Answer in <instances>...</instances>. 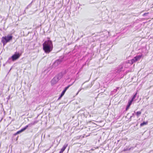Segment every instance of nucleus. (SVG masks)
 I'll return each mask as SVG.
<instances>
[{
  "instance_id": "f257e3e1",
  "label": "nucleus",
  "mask_w": 153,
  "mask_h": 153,
  "mask_svg": "<svg viewBox=\"0 0 153 153\" xmlns=\"http://www.w3.org/2000/svg\"><path fill=\"white\" fill-rule=\"evenodd\" d=\"M43 49L45 52L48 53L50 52L53 48L52 42L50 40L45 41L43 44Z\"/></svg>"
},
{
  "instance_id": "f03ea898",
  "label": "nucleus",
  "mask_w": 153,
  "mask_h": 153,
  "mask_svg": "<svg viewBox=\"0 0 153 153\" xmlns=\"http://www.w3.org/2000/svg\"><path fill=\"white\" fill-rule=\"evenodd\" d=\"M62 73H60L55 76L51 81V85H53L56 84L62 77Z\"/></svg>"
},
{
  "instance_id": "7ed1b4c3",
  "label": "nucleus",
  "mask_w": 153,
  "mask_h": 153,
  "mask_svg": "<svg viewBox=\"0 0 153 153\" xmlns=\"http://www.w3.org/2000/svg\"><path fill=\"white\" fill-rule=\"evenodd\" d=\"M13 36H7L3 37L1 39V42L4 45L7 42H8L10 40L12 39Z\"/></svg>"
},
{
  "instance_id": "20e7f679",
  "label": "nucleus",
  "mask_w": 153,
  "mask_h": 153,
  "mask_svg": "<svg viewBox=\"0 0 153 153\" xmlns=\"http://www.w3.org/2000/svg\"><path fill=\"white\" fill-rule=\"evenodd\" d=\"M63 61V58H61L56 60L54 63L53 66L55 67L57 66Z\"/></svg>"
},
{
  "instance_id": "39448f33",
  "label": "nucleus",
  "mask_w": 153,
  "mask_h": 153,
  "mask_svg": "<svg viewBox=\"0 0 153 153\" xmlns=\"http://www.w3.org/2000/svg\"><path fill=\"white\" fill-rule=\"evenodd\" d=\"M20 55L19 53H16L11 57L13 61H14L18 59L20 56Z\"/></svg>"
},
{
  "instance_id": "423d86ee",
  "label": "nucleus",
  "mask_w": 153,
  "mask_h": 153,
  "mask_svg": "<svg viewBox=\"0 0 153 153\" xmlns=\"http://www.w3.org/2000/svg\"><path fill=\"white\" fill-rule=\"evenodd\" d=\"M70 86V85H69L65 88L64 89L62 92L60 96L59 97L58 100H59L64 95L66 91L68 89Z\"/></svg>"
},
{
  "instance_id": "0eeeda50",
  "label": "nucleus",
  "mask_w": 153,
  "mask_h": 153,
  "mask_svg": "<svg viewBox=\"0 0 153 153\" xmlns=\"http://www.w3.org/2000/svg\"><path fill=\"white\" fill-rule=\"evenodd\" d=\"M34 123H30L28 125L25 126L24 128L21 129V130L22 132L25 130L28 127H31L33 125H34Z\"/></svg>"
},
{
  "instance_id": "6e6552de",
  "label": "nucleus",
  "mask_w": 153,
  "mask_h": 153,
  "mask_svg": "<svg viewBox=\"0 0 153 153\" xmlns=\"http://www.w3.org/2000/svg\"><path fill=\"white\" fill-rule=\"evenodd\" d=\"M34 123H30L28 125L25 126L24 128L21 129V130L22 132L25 130L28 127H31L33 125H34Z\"/></svg>"
},
{
  "instance_id": "1a4fd4ad",
  "label": "nucleus",
  "mask_w": 153,
  "mask_h": 153,
  "mask_svg": "<svg viewBox=\"0 0 153 153\" xmlns=\"http://www.w3.org/2000/svg\"><path fill=\"white\" fill-rule=\"evenodd\" d=\"M34 123H30L28 125L25 126L24 128L21 129V130L22 132L25 130L28 127H31L33 125H34Z\"/></svg>"
},
{
  "instance_id": "9d476101",
  "label": "nucleus",
  "mask_w": 153,
  "mask_h": 153,
  "mask_svg": "<svg viewBox=\"0 0 153 153\" xmlns=\"http://www.w3.org/2000/svg\"><path fill=\"white\" fill-rule=\"evenodd\" d=\"M68 144H65L62 148L61 149L59 153H62L63 151L65 150L66 147L68 146Z\"/></svg>"
},
{
  "instance_id": "9b49d317",
  "label": "nucleus",
  "mask_w": 153,
  "mask_h": 153,
  "mask_svg": "<svg viewBox=\"0 0 153 153\" xmlns=\"http://www.w3.org/2000/svg\"><path fill=\"white\" fill-rule=\"evenodd\" d=\"M136 61V60H135L134 58L133 59H132L131 60H130V61H128V63H130L131 64H132L134 62H135Z\"/></svg>"
},
{
  "instance_id": "f8f14e48",
  "label": "nucleus",
  "mask_w": 153,
  "mask_h": 153,
  "mask_svg": "<svg viewBox=\"0 0 153 153\" xmlns=\"http://www.w3.org/2000/svg\"><path fill=\"white\" fill-rule=\"evenodd\" d=\"M141 56L140 55H137L136 56L134 57V59L136 61H137L139 59H140L141 58Z\"/></svg>"
},
{
  "instance_id": "ddd939ff",
  "label": "nucleus",
  "mask_w": 153,
  "mask_h": 153,
  "mask_svg": "<svg viewBox=\"0 0 153 153\" xmlns=\"http://www.w3.org/2000/svg\"><path fill=\"white\" fill-rule=\"evenodd\" d=\"M123 69V66H120L119 68H118L117 70V73L120 72L122 70V69Z\"/></svg>"
},
{
  "instance_id": "4468645a",
  "label": "nucleus",
  "mask_w": 153,
  "mask_h": 153,
  "mask_svg": "<svg viewBox=\"0 0 153 153\" xmlns=\"http://www.w3.org/2000/svg\"><path fill=\"white\" fill-rule=\"evenodd\" d=\"M147 124H148L147 122H144L140 124V126L141 127H142L146 125H147Z\"/></svg>"
},
{
  "instance_id": "2eb2a0df",
  "label": "nucleus",
  "mask_w": 153,
  "mask_h": 153,
  "mask_svg": "<svg viewBox=\"0 0 153 153\" xmlns=\"http://www.w3.org/2000/svg\"><path fill=\"white\" fill-rule=\"evenodd\" d=\"M132 148L133 149L134 148H133V147H131V148H127V147L125 148H124V149H123V151L125 152V151H127L130 150Z\"/></svg>"
},
{
  "instance_id": "dca6fc26",
  "label": "nucleus",
  "mask_w": 153,
  "mask_h": 153,
  "mask_svg": "<svg viewBox=\"0 0 153 153\" xmlns=\"http://www.w3.org/2000/svg\"><path fill=\"white\" fill-rule=\"evenodd\" d=\"M137 92H136L133 96L132 97V99L131 100H134V99H135V98L136 97V96H137Z\"/></svg>"
},
{
  "instance_id": "f3484780",
  "label": "nucleus",
  "mask_w": 153,
  "mask_h": 153,
  "mask_svg": "<svg viewBox=\"0 0 153 153\" xmlns=\"http://www.w3.org/2000/svg\"><path fill=\"white\" fill-rule=\"evenodd\" d=\"M133 101V100H129L128 102V105L130 106L131 104L132 103Z\"/></svg>"
},
{
  "instance_id": "a211bd4d",
  "label": "nucleus",
  "mask_w": 153,
  "mask_h": 153,
  "mask_svg": "<svg viewBox=\"0 0 153 153\" xmlns=\"http://www.w3.org/2000/svg\"><path fill=\"white\" fill-rule=\"evenodd\" d=\"M141 112L140 111H137L136 113V115L137 116H138L141 114Z\"/></svg>"
},
{
  "instance_id": "6ab92c4d",
  "label": "nucleus",
  "mask_w": 153,
  "mask_h": 153,
  "mask_svg": "<svg viewBox=\"0 0 153 153\" xmlns=\"http://www.w3.org/2000/svg\"><path fill=\"white\" fill-rule=\"evenodd\" d=\"M130 106V105H128H128H127V106L126 107V111H127L128 110V109L129 108Z\"/></svg>"
},
{
  "instance_id": "aec40b11",
  "label": "nucleus",
  "mask_w": 153,
  "mask_h": 153,
  "mask_svg": "<svg viewBox=\"0 0 153 153\" xmlns=\"http://www.w3.org/2000/svg\"><path fill=\"white\" fill-rule=\"evenodd\" d=\"M119 87H117L116 89H114L112 92H116L117 89H118Z\"/></svg>"
},
{
  "instance_id": "412c9836",
  "label": "nucleus",
  "mask_w": 153,
  "mask_h": 153,
  "mask_svg": "<svg viewBox=\"0 0 153 153\" xmlns=\"http://www.w3.org/2000/svg\"><path fill=\"white\" fill-rule=\"evenodd\" d=\"M22 131H21V130L18 131L16 133V134H19V133H20L22 132Z\"/></svg>"
},
{
  "instance_id": "4be33fe9",
  "label": "nucleus",
  "mask_w": 153,
  "mask_h": 153,
  "mask_svg": "<svg viewBox=\"0 0 153 153\" xmlns=\"http://www.w3.org/2000/svg\"><path fill=\"white\" fill-rule=\"evenodd\" d=\"M148 13H144L143 15V16H146L148 14Z\"/></svg>"
},
{
  "instance_id": "5701e85b",
  "label": "nucleus",
  "mask_w": 153,
  "mask_h": 153,
  "mask_svg": "<svg viewBox=\"0 0 153 153\" xmlns=\"http://www.w3.org/2000/svg\"><path fill=\"white\" fill-rule=\"evenodd\" d=\"M82 89H84V88H81L80 89H79V91H78V92L76 94H78V93H79V92L81 91V90Z\"/></svg>"
},
{
  "instance_id": "b1692460",
  "label": "nucleus",
  "mask_w": 153,
  "mask_h": 153,
  "mask_svg": "<svg viewBox=\"0 0 153 153\" xmlns=\"http://www.w3.org/2000/svg\"><path fill=\"white\" fill-rule=\"evenodd\" d=\"M104 34H106V33H109V32L107 31H104Z\"/></svg>"
},
{
  "instance_id": "393cba45",
  "label": "nucleus",
  "mask_w": 153,
  "mask_h": 153,
  "mask_svg": "<svg viewBox=\"0 0 153 153\" xmlns=\"http://www.w3.org/2000/svg\"><path fill=\"white\" fill-rule=\"evenodd\" d=\"M84 83H82V85Z\"/></svg>"
},
{
  "instance_id": "a878e982",
  "label": "nucleus",
  "mask_w": 153,
  "mask_h": 153,
  "mask_svg": "<svg viewBox=\"0 0 153 153\" xmlns=\"http://www.w3.org/2000/svg\"><path fill=\"white\" fill-rule=\"evenodd\" d=\"M132 116H131V117H130V118H131L132 117Z\"/></svg>"
}]
</instances>
